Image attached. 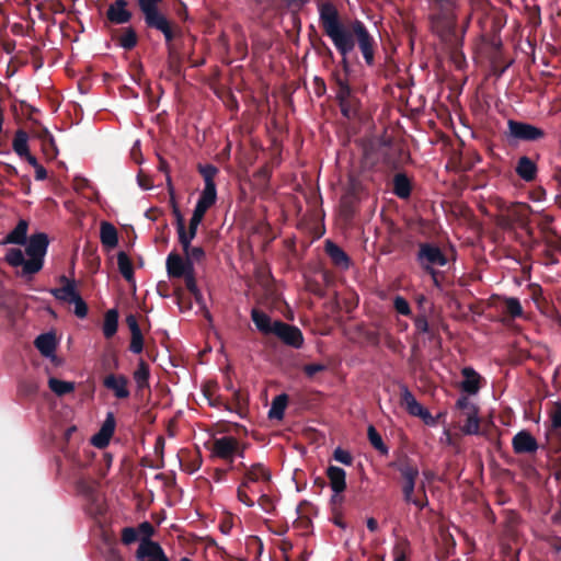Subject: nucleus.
Wrapping results in <instances>:
<instances>
[{
	"label": "nucleus",
	"instance_id": "63",
	"mask_svg": "<svg viewBox=\"0 0 561 561\" xmlns=\"http://www.w3.org/2000/svg\"><path fill=\"white\" fill-rule=\"evenodd\" d=\"M89 186H90V182H89L88 179H85L83 176H76L73 179V188L77 192H81V191H83L84 188H87Z\"/></svg>",
	"mask_w": 561,
	"mask_h": 561
},
{
	"label": "nucleus",
	"instance_id": "16",
	"mask_svg": "<svg viewBox=\"0 0 561 561\" xmlns=\"http://www.w3.org/2000/svg\"><path fill=\"white\" fill-rule=\"evenodd\" d=\"M327 477L329 479V484L334 495L332 501H336L339 494L345 491L346 489V472L344 469L336 466H329L327 469Z\"/></svg>",
	"mask_w": 561,
	"mask_h": 561
},
{
	"label": "nucleus",
	"instance_id": "37",
	"mask_svg": "<svg viewBox=\"0 0 561 561\" xmlns=\"http://www.w3.org/2000/svg\"><path fill=\"white\" fill-rule=\"evenodd\" d=\"M288 397L283 393L274 398L272 402V407L268 411L270 419L282 420L284 417V412L287 407Z\"/></svg>",
	"mask_w": 561,
	"mask_h": 561
},
{
	"label": "nucleus",
	"instance_id": "4",
	"mask_svg": "<svg viewBox=\"0 0 561 561\" xmlns=\"http://www.w3.org/2000/svg\"><path fill=\"white\" fill-rule=\"evenodd\" d=\"M389 467L400 473L402 497L405 503H410L415 495L416 482L420 476L417 465L408 455L402 454L391 461Z\"/></svg>",
	"mask_w": 561,
	"mask_h": 561
},
{
	"label": "nucleus",
	"instance_id": "53",
	"mask_svg": "<svg viewBox=\"0 0 561 561\" xmlns=\"http://www.w3.org/2000/svg\"><path fill=\"white\" fill-rule=\"evenodd\" d=\"M187 260L193 261H202L205 257V251L202 247H192L191 243L186 250H183Z\"/></svg>",
	"mask_w": 561,
	"mask_h": 561
},
{
	"label": "nucleus",
	"instance_id": "58",
	"mask_svg": "<svg viewBox=\"0 0 561 561\" xmlns=\"http://www.w3.org/2000/svg\"><path fill=\"white\" fill-rule=\"evenodd\" d=\"M138 539V531L133 527H126L122 531V541L125 545H130Z\"/></svg>",
	"mask_w": 561,
	"mask_h": 561
},
{
	"label": "nucleus",
	"instance_id": "51",
	"mask_svg": "<svg viewBox=\"0 0 561 561\" xmlns=\"http://www.w3.org/2000/svg\"><path fill=\"white\" fill-rule=\"evenodd\" d=\"M393 308L396 309V311L398 313H400L402 316L409 317L412 313L411 307H410L408 300L404 297L400 296V295L394 297V299H393Z\"/></svg>",
	"mask_w": 561,
	"mask_h": 561
},
{
	"label": "nucleus",
	"instance_id": "44",
	"mask_svg": "<svg viewBox=\"0 0 561 561\" xmlns=\"http://www.w3.org/2000/svg\"><path fill=\"white\" fill-rule=\"evenodd\" d=\"M548 415L551 422V430L561 434V401L551 403Z\"/></svg>",
	"mask_w": 561,
	"mask_h": 561
},
{
	"label": "nucleus",
	"instance_id": "49",
	"mask_svg": "<svg viewBox=\"0 0 561 561\" xmlns=\"http://www.w3.org/2000/svg\"><path fill=\"white\" fill-rule=\"evenodd\" d=\"M180 465H181V468H182L183 471L192 474V473L196 472L201 468V466H202V457L197 453L190 460H185V461L181 460Z\"/></svg>",
	"mask_w": 561,
	"mask_h": 561
},
{
	"label": "nucleus",
	"instance_id": "20",
	"mask_svg": "<svg viewBox=\"0 0 561 561\" xmlns=\"http://www.w3.org/2000/svg\"><path fill=\"white\" fill-rule=\"evenodd\" d=\"M47 234L39 232L31 236L25 252L28 256L44 259L48 247Z\"/></svg>",
	"mask_w": 561,
	"mask_h": 561
},
{
	"label": "nucleus",
	"instance_id": "62",
	"mask_svg": "<svg viewBox=\"0 0 561 561\" xmlns=\"http://www.w3.org/2000/svg\"><path fill=\"white\" fill-rule=\"evenodd\" d=\"M409 504H413L420 511H422L423 508H425L428 505V499H427L426 493H424V495H414L412 497V501H410Z\"/></svg>",
	"mask_w": 561,
	"mask_h": 561
},
{
	"label": "nucleus",
	"instance_id": "1",
	"mask_svg": "<svg viewBox=\"0 0 561 561\" xmlns=\"http://www.w3.org/2000/svg\"><path fill=\"white\" fill-rule=\"evenodd\" d=\"M319 21L323 33L332 41L336 51L341 56V66L345 72L342 78L339 72L333 73V80L337 88L336 100L342 115L354 118L357 115V100L352 95L346 76L351 66L348 56L357 46L367 66L375 65L377 42L360 20H351L344 23L334 3L327 1L318 4Z\"/></svg>",
	"mask_w": 561,
	"mask_h": 561
},
{
	"label": "nucleus",
	"instance_id": "7",
	"mask_svg": "<svg viewBox=\"0 0 561 561\" xmlns=\"http://www.w3.org/2000/svg\"><path fill=\"white\" fill-rule=\"evenodd\" d=\"M530 207L524 203H515L508 206L499 219L500 227L511 229L514 226L526 228L529 224Z\"/></svg>",
	"mask_w": 561,
	"mask_h": 561
},
{
	"label": "nucleus",
	"instance_id": "25",
	"mask_svg": "<svg viewBox=\"0 0 561 561\" xmlns=\"http://www.w3.org/2000/svg\"><path fill=\"white\" fill-rule=\"evenodd\" d=\"M251 319L255 324L256 329L264 335L273 334L274 332V321H272L271 317L257 309L253 308L251 311Z\"/></svg>",
	"mask_w": 561,
	"mask_h": 561
},
{
	"label": "nucleus",
	"instance_id": "9",
	"mask_svg": "<svg viewBox=\"0 0 561 561\" xmlns=\"http://www.w3.org/2000/svg\"><path fill=\"white\" fill-rule=\"evenodd\" d=\"M400 403L405 408L410 415L421 417L426 423L427 420H432V415L428 410L417 402L407 385H400Z\"/></svg>",
	"mask_w": 561,
	"mask_h": 561
},
{
	"label": "nucleus",
	"instance_id": "41",
	"mask_svg": "<svg viewBox=\"0 0 561 561\" xmlns=\"http://www.w3.org/2000/svg\"><path fill=\"white\" fill-rule=\"evenodd\" d=\"M38 137L42 139L44 153L50 158H55L58 150L49 130L47 128H43L38 134Z\"/></svg>",
	"mask_w": 561,
	"mask_h": 561
},
{
	"label": "nucleus",
	"instance_id": "59",
	"mask_svg": "<svg viewBox=\"0 0 561 561\" xmlns=\"http://www.w3.org/2000/svg\"><path fill=\"white\" fill-rule=\"evenodd\" d=\"M182 278H184L185 286L190 293L197 291L198 287L196 284L195 268L188 271V273L183 275Z\"/></svg>",
	"mask_w": 561,
	"mask_h": 561
},
{
	"label": "nucleus",
	"instance_id": "19",
	"mask_svg": "<svg viewBox=\"0 0 561 561\" xmlns=\"http://www.w3.org/2000/svg\"><path fill=\"white\" fill-rule=\"evenodd\" d=\"M515 172L525 182H534L537 179L538 167L533 159L522 156L517 160Z\"/></svg>",
	"mask_w": 561,
	"mask_h": 561
},
{
	"label": "nucleus",
	"instance_id": "64",
	"mask_svg": "<svg viewBox=\"0 0 561 561\" xmlns=\"http://www.w3.org/2000/svg\"><path fill=\"white\" fill-rule=\"evenodd\" d=\"M549 547L556 552L561 553V537L553 536L548 540Z\"/></svg>",
	"mask_w": 561,
	"mask_h": 561
},
{
	"label": "nucleus",
	"instance_id": "8",
	"mask_svg": "<svg viewBox=\"0 0 561 561\" xmlns=\"http://www.w3.org/2000/svg\"><path fill=\"white\" fill-rule=\"evenodd\" d=\"M273 335L277 336L284 344L294 348H301L305 342L304 334L298 327L288 324L282 320L274 321Z\"/></svg>",
	"mask_w": 561,
	"mask_h": 561
},
{
	"label": "nucleus",
	"instance_id": "55",
	"mask_svg": "<svg viewBox=\"0 0 561 561\" xmlns=\"http://www.w3.org/2000/svg\"><path fill=\"white\" fill-rule=\"evenodd\" d=\"M333 458L345 466H351L353 463V456L351 453L340 447L334 450Z\"/></svg>",
	"mask_w": 561,
	"mask_h": 561
},
{
	"label": "nucleus",
	"instance_id": "13",
	"mask_svg": "<svg viewBox=\"0 0 561 561\" xmlns=\"http://www.w3.org/2000/svg\"><path fill=\"white\" fill-rule=\"evenodd\" d=\"M126 0H115L106 11V19L113 24H126L130 22L133 13L127 9Z\"/></svg>",
	"mask_w": 561,
	"mask_h": 561
},
{
	"label": "nucleus",
	"instance_id": "29",
	"mask_svg": "<svg viewBox=\"0 0 561 561\" xmlns=\"http://www.w3.org/2000/svg\"><path fill=\"white\" fill-rule=\"evenodd\" d=\"M217 201V190L216 186H204L199 198L195 205V209H199L203 213H207V210L216 203Z\"/></svg>",
	"mask_w": 561,
	"mask_h": 561
},
{
	"label": "nucleus",
	"instance_id": "10",
	"mask_svg": "<svg viewBox=\"0 0 561 561\" xmlns=\"http://www.w3.org/2000/svg\"><path fill=\"white\" fill-rule=\"evenodd\" d=\"M512 447L516 455H533L539 449V444L530 432L522 430L513 436Z\"/></svg>",
	"mask_w": 561,
	"mask_h": 561
},
{
	"label": "nucleus",
	"instance_id": "52",
	"mask_svg": "<svg viewBox=\"0 0 561 561\" xmlns=\"http://www.w3.org/2000/svg\"><path fill=\"white\" fill-rule=\"evenodd\" d=\"M70 304L75 305L73 312L78 318L83 319L87 317L88 305L85 304V301L82 299V297L79 294L70 301Z\"/></svg>",
	"mask_w": 561,
	"mask_h": 561
},
{
	"label": "nucleus",
	"instance_id": "43",
	"mask_svg": "<svg viewBox=\"0 0 561 561\" xmlns=\"http://www.w3.org/2000/svg\"><path fill=\"white\" fill-rule=\"evenodd\" d=\"M198 173L203 176L205 186H216L215 178L219 173V169L214 164H198Z\"/></svg>",
	"mask_w": 561,
	"mask_h": 561
},
{
	"label": "nucleus",
	"instance_id": "15",
	"mask_svg": "<svg viewBox=\"0 0 561 561\" xmlns=\"http://www.w3.org/2000/svg\"><path fill=\"white\" fill-rule=\"evenodd\" d=\"M116 421L112 412L107 413L105 421L102 424L101 430L95 434L91 443L98 448H104L108 445L111 437L115 431Z\"/></svg>",
	"mask_w": 561,
	"mask_h": 561
},
{
	"label": "nucleus",
	"instance_id": "57",
	"mask_svg": "<svg viewBox=\"0 0 561 561\" xmlns=\"http://www.w3.org/2000/svg\"><path fill=\"white\" fill-rule=\"evenodd\" d=\"M327 366L321 363H312L304 366L302 370L307 377L312 378L316 374L324 371Z\"/></svg>",
	"mask_w": 561,
	"mask_h": 561
},
{
	"label": "nucleus",
	"instance_id": "39",
	"mask_svg": "<svg viewBox=\"0 0 561 561\" xmlns=\"http://www.w3.org/2000/svg\"><path fill=\"white\" fill-rule=\"evenodd\" d=\"M49 389L57 396L62 397L75 390V383L71 381H65L57 378H49L48 380Z\"/></svg>",
	"mask_w": 561,
	"mask_h": 561
},
{
	"label": "nucleus",
	"instance_id": "47",
	"mask_svg": "<svg viewBox=\"0 0 561 561\" xmlns=\"http://www.w3.org/2000/svg\"><path fill=\"white\" fill-rule=\"evenodd\" d=\"M408 550L409 541L407 539L398 540L392 549L393 561H407Z\"/></svg>",
	"mask_w": 561,
	"mask_h": 561
},
{
	"label": "nucleus",
	"instance_id": "5",
	"mask_svg": "<svg viewBox=\"0 0 561 561\" xmlns=\"http://www.w3.org/2000/svg\"><path fill=\"white\" fill-rule=\"evenodd\" d=\"M416 260L421 267L433 277L434 283L437 284V271L434 266H445L448 262L440 248L430 242L420 243Z\"/></svg>",
	"mask_w": 561,
	"mask_h": 561
},
{
	"label": "nucleus",
	"instance_id": "45",
	"mask_svg": "<svg viewBox=\"0 0 561 561\" xmlns=\"http://www.w3.org/2000/svg\"><path fill=\"white\" fill-rule=\"evenodd\" d=\"M504 304V312L507 313L511 318L515 319L523 316V307L517 298H505Z\"/></svg>",
	"mask_w": 561,
	"mask_h": 561
},
{
	"label": "nucleus",
	"instance_id": "48",
	"mask_svg": "<svg viewBox=\"0 0 561 561\" xmlns=\"http://www.w3.org/2000/svg\"><path fill=\"white\" fill-rule=\"evenodd\" d=\"M38 385L34 380H22L19 383V393L26 398H33L37 394Z\"/></svg>",
	"mask_w": 561,
	"mask_h": 561
},
{
	"label": "nucleus",
	"instance_id": "56",
	"mask_svg": "<svg viewBox=\"0 0 561 561\" xmlns=\"http://www.w3.org/2000/svg\"><path fill=\"white\" fill-rule=\"evenodd\" d=\"M456 408L460 411H462L465 414L467 412H473V411H477L479 410L477 405H474L473 403H471L469 401V399L466 397V396H461L457 402H456Z\"/></svg>",
	"mask_w": 561,
	"mask_h": 561
},
{
	"label": "nucleus",
	"instance_id": "35",
	"mask_svg": "<svg viewBox=\"0 0 561 561\" xmlns=\"http://www.w3.org/2000/svg\"><path fill=\"white\" fill-rule=\"evenodd\" d=\"M118 328V311L116 309H110L104 316L103 322V334L106 339L113 337Z\"/></svg>",
	"mask_w": 561,
	"mask_h": 561
},
{
	"label": "nucleus",
	"instance_id": "38",
	"mask_svg": "<svg viewBox=\"0 0 561 561\" xmlns=\"http://www.w3.org/2000/svg\"><path fill=\"white\" fill-rule=\"evenodd\" d=\"M117 264H118V270H119V273L122 274V276L127 282L134 280V266H133L130 259L128 257V255L125 252L121 251L117 254Z\"/></svg>",
	"mask_w": 561,
	"mask_h": 561
},
{
	"label": "nucleus",
	"instance_id": "34",
	"mask_svg": "<svg viewBox=\"0 0 561 561\" xmlns=\"http://www.w3.org/2000/svg\"><path fill=\"white\" fill-rule=\"evenodd\" d=\"M244 474L247 476V481H252L253 483L259 481H271V472L262 463L252 465L247 469Z\"/></svg>",
	"mask_w": 561,
	"mask_h": 561
},
{
	"label": "nucleus",
	"instance_id": "6",
	"mask_svg": "<svg viewBox=\"0 0 561 561\" xmlns=\"http://www.w3.org/2000/svg\"><path fill=\"white\" fill-rule=\"evenodd\" d=\"M505 136L511 144L518 141L536 142L546 137V131L526 122L508 119Z\"/></svg>",
	"mask_w": 561,
	"mask_h": 561
},
{
	"label": "nucleus",
	"instance_id": "33",
	"mask_svg": "<svg viewBox=\"0 0 561 561\" xmlns=\"http://www.w3.org/2000/svg\"><path fill=\"white\" fill-rule=\"evenodd\" d=\"M35 346L42 355L48 357L53 355L56 350V339L51 333H44L36 337Z\"/></svg>",
	"mask_w": 561,
	"mask_h": 561
},
{
	"label": "nucleus",
	"instance_id": "17",
	"mask_svg": "<svg viewBox=\"0 0 561 561\" xmlns=\"http://www.w3.org/2000/svg\"><path fill=\"white\" fill-rule=\"evenodd\" d=\"M324 250L334 266L341 270H347L351 266L347 253L333 241L327 240Z\"/></svg>",
	"mask_w": 561,
	"mask_h": 561
},
{
	"label": "nucleus",
	"instance_id": "23",
	"mask_svg": "<svg viewBox=\"0 0 561 561\" xmlns=\"http://www.w3.org/2000/svg\"><path fill=\"white\" fill-rule=\"evenodd\" d=\"M79 491L85 496V499L90 502L91 508L88 512L92 516L102 515V508L99 504V494L93 485L85 481H80L78 483Z\"/></svg>",
	"mask_w": 561,
	"mask_h": 561
},
{
	"label": "nucleus",
	"instance_id": "11",
	"mask_svg": "<svg viewBox=\"0 0 561 561\" xmlns=\"http://www.w3.org/2000/svg\"><path fill=\"white\" fill-rule=\"evenodd\" d=\"M129 379L123 374H108L103 379V386L113 392L118 400L127 399L130 396Z\"/></svg>",
	"mask_w": 561,
	"mask_h": 561
},
{
	"label": "nucleus",
	"instance_id": "21",
	"mask_svg": "<svg viewBox=\"0 0 561 561\" xmlns=\"http://www.w3.org/2000/svg\"><path fill=\"white\" fill-rule=\"evenodd\" d=\"M408 153L401 147L390 146L382 153V162L390 170L401 169Z\"/></svg>",
	"mask_w": 561,
	"mask_h": 561
},
{
	"label": "nucleus",
	"instance_id": "31",
	"mask_svg": "<svg viewBox=\"0 0 561 561\" xmlns=\"http://www.w3.org/2000/svg\"><path fill=\"white\" fill-rule=\"evenodd\" d=\"M27 221L21 219L15 228L7 234L4 243L24 244L27 239Z\"/></svg>",
	"mask_w": 561,
	"mask_h": 561
},
{
	"label": "nucleus",
	"instance_id": "3",
	"mask_svg": "<svg viewBox=\"0 0 561 561\" xmlns=\"http://www.w3.org/2000/svg\"><path fill=\"white\" fill-rule=\"evenodd\" d=\"M137 2L144 14L147 27L154 28L163 34L170 67H178L181 64L182 57L173 44V41L182 35V28L178 24L170 22L168 18L160 12L159 4L162 0H137Z\"/></svg>",
	"mask_w": 561,
	"mask_h": 561
},
{
	"label": "nucleus",
	"instance_id": "60",
	"mask_svg": "<svg viewBox=\"0 0 561 561\" xmlns=\"http://www.w3.org/2000/svg\"><path fill=\"white\" fill-rule=\"evenodd\" d=\"M257 504L266 513H272L275 508L273 500L271 499L270 495L265 493L261 494V496L257 500Z\"/></svg>",
	"mask_w": 561,
	"mask_h": 561
},
{
	"label": "nucleus",
	"instance_id": "22",
	"mask_svg": "<svg viewBox=\"0 0 561 561\" xmlns=\"http://www.w3.org/2000/svg\"><path fill=\"white\" fill-rule=\"evenodd\" d=\"M205 213L194 208L192 218L190 219L188 229L186 230V227L184 226V238L179 237V242L183 250H186L188 244L196 237L198 226L202 222Z\"/></svg>",
	"mask_w": 561,
	"mask_h": 561
},
{
	"label": "nucleus",
	"instance_id": "27",
	"mask_svg": "<svg viewBox=\"0 0 561 561\" xmlns=\"http://www.w3.org/2000/svg\"><path fill=\"white\" fill-rule=\"evenodd\" d=\"M133 378L136 382L137 391L141 392L144 389L149 388L150 368L147 362L142 358L139 359L137 368L133 373Z\"/></svg>",
	"mask_w": 561,
	"mask_h": 561
},
{
	"label": "nucleus",
	"instance_id": "32",
	"mask_svg": "<svg viewBox=\"0 0 561 561\" xmlns=\"http://www.w3.org/2000/svg\"><path fill=\"white\" fill-rule=\"evenodd\" d=\"M167 181H168V190L170 193V205L172 207V213L175 217L178 236L184 238V218H183V215H182V213L178 206V203L175 201L174 190H173V186L171 183V178L169 175L167 178Z\"/></svg>",
	"mask_w": 561,
	"mask_h": 561
},
{
	"label": "nucleus",
	"instance_id": "42",
	"mask_svg": "<svg viewBox=\"0 0 561 561\" xmlns=\"http://www.w3.org/2000/svg\"><path fill=\"white\" fill-rule=\"evenodd\" d=\"M367 437L371 446L381 455H387L389 453V449L387 445L383 443L381 435L378 433L374 425L368 426Z\"/></svg>",
	"mask_w": 561,
	"mask_h": 561
},
{
	"label": "nucleus",
	"instance_id": "30",
	"mask_svg": "<svg viewBox=\"0 0 561 561\" xmlns=\"http://www.w3.org/2000/svg\"><path fill=\"white\" fill-rule=\"evenodd\" d=\"M100 238L102 244L110 249L115 248L118 243L117 230L112 224L107 221H103L101 224Z\"/></svg>",
	"mask_w": 561,
	"mask_h": 561
},
{
	"label": "nucleus",
	"instance_id": "18",
	"mask_svg": "<svg viewBox=\"0 0 561 561\" xmlns=\"http://www.w3.org/2000/svg\"><path fill=\"white\" fill-rule=\"evenodd\" d=\"M463 380L460 382V389L467 394H476L481 388L482 377L472 367L467 366L461 369Z\"/></svg>",
	"mask_w": 561,
	"mask_h": 561
},
{
	"label": "nucleus",
	"instance_id": "14",
	"mask_svg": "<svg viewBox=\"0 0 561 561\" xmlns=\"http://www.w3.org/2000/svg\"><path fill=\"white\" fill-rule=\"evenodd\" d=\"M238 450V440L233 436L216 438L213 443L214 454L225 460L233 461V455Z\"/></svg>",
	"mask_w": 561,
	"mask_h": 561
},
{
	"label": "nucleus",
	"instance_id": "54",
	"mask_svg": "<svg viewBox=\"0 0 561 561\" xmlns=\"http://www.w3.org/2000/svg\"><path fill=\"white\" fill-rule=\"evenodd\" d=\"M144 350V336L141 331L131 333L129 351L135 354H140Z\"/></svg>",
	"mask_w": 561,
	"mask_h": 561
},
{
	"label": "nucleus",
	"instance_id": "61",
	"mask_svg": "<svg viewBox=\"0 0 561 561\" xmlns=\"http://www.w3.org/2000/svg\"><path fill=\"white\" fill-rule=\"evenodd\" d=\"M414 325L419 333H430V324L426 316L420 314L414 318Z\"/></svg>",
	"mask_w": 561,
	"mask_h": 561
},
{
	"label": "nucleus",
	"instance_id": "24",
	"mask_svg": "<svg viewBox=\"0 0 561 561\" xmlns=\"http://www.w3.org/2000/svg\"><path fill=\"white\" fill-rule=\"evenodd\" d=\"M392 193L401 198L408 199L412 193V183L405 173H397L392 180Z\"/></svg>",
	"mask_w": 561,
	"mask_h": 561
},
{
	"label": "nucleus",
	"instance_id": "12",
	"mask_svg": "<svg viewBox=\"0 0 561 561\" xmlns=\"http://www.w3.org/2000/svg\"><path fill=\"white\" fill-rule=\"evenodd\" d=\"M167 272L171 278H182L183 275L194 268V264L186 256L182 257L179 253L172 251L167 257Z\"/></svg>",
	"mask_w": 561,
	"mask_h": 561
},
{
	"label": "nucleus",
	"instance_id": "2",
	"mask_svg": "<svg viewBox=\"0 0 561 561\" xmlns=\"http://www.w3.org/2000/svg\"><path fill=\"white\" fill-rule=\"evenodd\" d=\"M431 32L443 43L457 48L461 37L457 34L459 0H426Z\"/></svg>",
	"mask_w": 561,
	"mask_h": 561
},
{
	"label": "nucleus",
	"instance_id": "36",
	"mask_svg": "<svg viewBox=\"0 0 561 561\" xmlns=\"http://www.w3.org/2000/svg\"><path fill=\"white\" fill-rule=\"evenodd\" d=\"M461 431L466 435H478L480 433L479 410L466 413V421Z\"/></svg>",
	"mask_w": 561,
	"mask_h": 561
},
{
	"label": "nucleus",
	"instance_id": "28",
	"mask_svg": "<svg viewBox=\"0 0 561 561\" xmlns=\"http://www.w3.org/2000/svg\"><path fill=\"white\" fill-rule=\"evenodd\" d=\"M117 45L126 50H131L138 43V35L134 27H124L119 30V34L114 37Z\"/></svg>",
	"mask_w": 561,
	"mask_h": 561
},
{
	"label": "nucleus",
	"instance_id": "26",
	"mask_svg": "<svg viewBox=\"0 0 561 561\" xmlns=\"http://www.w3.org/2000/svg\"><path fill=\"white\" fill-rule=\"evenodd\" d=\"M60 280L65 283L62 287L50 289V294L58 300L70 304V301L79 294L76 290L73 280L61 276Z\"/></svg>",
	"mask_w": 561,
	"mask_h": 561
},
{
	"label": "nucleus",
	"instance_id": "40",
	"mask_svg": "<svg viewBox=\"0 0 561 561\" xmlns=\"http://www.w3.org/2000/svg\"><path fill=\"white\" fill-rule=\"evenodd\" d=\"M27 139H28V136H27L26 131H24L23 129L16 130L14 138H13L12 147L19 157H23L24 154H26L30 151L28 145H27Z\"/></svg>",
	"mask_w": 561,
	"mask_h": 561
},
{
	"label": "nucleus",
	"instance_id": "50",
	"mask_svg": "<svg viewBox=\"0 0 561 561\" xmlns=\"http://www.w3.org/2000/svg\"><path fill=\"white\" fill-rule=\"evenodd\" d=\"M24 260H25L24 254L20 249L13 248L7 252L5 261L11 266H14V267L22 266V264L24 263Z\"/></svg>",
	"mask_w": 561,
	"mask_h": 561
},
{
	"label": "nucleus",
	"instance_id": "46",
	"mask_svg": "<svg viewBox=\"0 0 561 561\" xmlns=\"http://www.w3.org/2000/svg\"><path fill=\"white\" fill-rule=\"evenodd\" d=\"M44 259H39L36 256H30L28 260H24L22 264L23 274L33 275L39 272L43 267Z\"/></svg>",
	"mask_w": 561,
	"mask_h": 561
}]
</instances>
